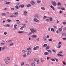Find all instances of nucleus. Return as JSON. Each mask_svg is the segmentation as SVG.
Here are the masks:
<instances>
[{
  "label": "nucleus",
  "instance_id": "nucleus-1",
  "mask_svg": "<svg viewBox=\"0 0 66 66\" xmlns=\"http://www.w3.org/2000/svg\"><path fill=\"white\" fill-rule=\"evenodd\" d=\"M30 30L31 31V32L32 33H34L36 32V30L33 28L30 29Z\"/></svg>",
  "mask_w": 66,
  "mask_h": 66
},
{
  "label": "nucleus",
  "instance_id": "nucleus-2",
  "mask_svg": "<svg viewBox=\"0 0 66 66\" xmlns=\"http://www.w3.org/2000/svg\"><path fill=\"white\" fill-rule=\"evenodd\" d=\"M34 61H37V64H39V61L38 59H37L36 58H35L34 59Z\"/></svg>",
  "mask_w": 66,
  "mask_h": 66
},
{
  "label": "nucleus",
  "instance_id": "nucleus-3",
  "mask_svg": "<svg viewBox=\"0 0 66 66\" xmlns=\"http://www.w3.org/2000/svg\"><path fill=\"white\" fill-rule=\"evenodd\" d=\"M33 20L35 22H39V20H38L36 18H35Z\"/></svg>",
  "mask_w": 66,
  "mask_h": 66
},
{
  "label": "nucleus",
  "instance_id": "nucleus-4",
  "mask_svg": "<svg viewBox=\"0 0 66 66\" xmlns=\"http://www.w3.org/2000/svg\"><path fill=\"white\" fill-rule=\"evenodd\" d=\"M52 4L54 6H56V5H57V4H56V3L54 1L52 3Z\"/></svg>",
  "mask_w": 66,
  "mask_h": 66
},
{
  "label": "nucleus",
  "instance_id": "nucleus-5",
  "mask_svg": "<svg viewBox=\"0 0 66 66\" xmlns=\"http://www.w3.org/2000/svg\"><path fill=\"white\" fill-rule=\"evenodd\" d=\"M34 17L35 18H38V14H36L34 15Z\"/></svg>",
  "mask_w": 66,
  "mask_h": 66
},
{
  "label": "nucleus",
  "instance_id": "nucleus-6",
  "mask_svg": "<svg viewBox=\"0 0 66 66\" xmlns=\"http://www.w3.org/2000/svg\"><path fill=\"white\" fill-rule=\"evenodd\" d=\"M5 27H8V28H10L11 26L9 24H7L4 26Z\"/></svg>",
  "mask_w": 66,
  "mask_h": 66
},
{
  "label": "nucleus",
  "instance_id": "nucleus-7",
  "mask_svg": "<svg viewBox=\"0 0 66 66\" xmlns=\"http://www.w3.org/2000/svg\"><path fill=\"white\" fill-rule=\"evenodd\" d=\"M5 63H6V64H9V62L7 61V59H6L5 60Z\"/></svg>",
  "mask_w": 66,
  "mask_h": 66
},
{
  "label": "nucleus",
  "instance_id": "nucleus-8",
  "mask_svg": "<svg viewBox=\"0 0 66 66\" xmlns=\"http://www.w3.org/2000/svg\"><path fill=\"white\" fill-rule=\"evenodd\" d=\"M31 53V51H29L27 52V55H29Z\"/></svg>",
  "mask_w": 66,
  "mask_h": 66
},
{
  "label": "nucleus",
  "instance_id": "nucleus-9",
  "mask_svg": "<svg viewBox=\"0 0 66 66\" xmlns=\"http://www.w3.org/2000/svg\"><path fill=\"white\" fill-rule=\"evenodd\" d=\"M30 3L32 5H34V4H35V2L33 1H31L30 2Z\"/></svg>",
  "mask_w": 66,
  "mask_h": 66
},
{
  "label": "nucleus",
  "instance_id": "nucleus-10",
  "mask_svg": "<svg viewBox=\"0 0 66 66\" xmlns=\"http://www.w3.org/2000/svg\"><path fill=\"white\" fill-rule=\"evenodd\" d=\"M50 21H52L53 20V19L51 17H50L49 18Z\"/></svg>",
  "mask_w": 66,
  "mask_h": 66
},
{
  "label": "nucleus",
  "instance_id": "nucleus-11",
  "mask_svg": "<svg viewBox=\"0 0 66 66\" xmlns=\"http://www.w3.org/2000/svg\"><path fill=\"white\" fill-rule=\"evenodd\" d=\"M49 53H48V52H45L44 53V55H49Z\"/></svg>",
  "mask_w": 66,
  "mask_h": 66
},
{
  "label": "nucleus",
  "instance_id": "nucleus-12",
  "mask_svg": "<svg viewBox=\"0 0 66 66\" xmlns=\"http://www.w3.org/2000/svg\"><path fill=\"white\" fill-rule=\"evenodd\" d=\"M50 48V46L48 45L47 46L46 48V50H48V49H49Z\"/></svg>",
  "mask_w": 66,
  "mask_h": 66
},
{
  "label": "nucleus",
  "instance_id": "nucleus-13",
  "mask_svg": "<svg viewBox=\"0 0 66 66\" xmlns=\"http://www.w3.org/2000/svg\"><path fill=\"white\" fill-rule=\"evenodd\" d=\"M50 7L52 9H53V10H55L54 7L53 6L51 5L50 6Z\"/></svg>",
  "mask_w": 66,
  "mask_h": 66
},
{
  "label": "nucleus",
  "instance_id": "nucleus-14",
  "mask_svg": "<svg viewBox=\"0 0 66 66\" xmlns=\"http://www.w3.org/2000/svg\"><path fill=\"white\" fill-rule=\"evenodd\" d=\"M36 35H33L31 36L33 38H36Z\"/></svg>",
  "mask_w": 66,
  "mask_h": 66
},
{
  "label": "nucleus",
  "instance_id": "nucleus-15",
  "mask_svg": "<svg viewBox=\"0 0 66 66\" xmlns=\"http://www.w3.org/2000/svg\"><path fill=\"white\" fill-rule=\"evenodd\" d=\"M21 66H23L24 65V62H22L21 63Z\"/></svg>",
  "mask_w": 66,
  "mask_h": 66
},
{
  "label": "nucleus",
  "instance_id": "nucleus-16",
  "mask_svg": "<svg viewBox=\"0 0 66 66\" xmlns=\"http://www.w3.org/2000/svg\"><path fill=\"white\" fill-rule=\"evenodd\" d=\"M37 2L38 3V4H39L40 3H41V1L39 0H38L37 1Z\"/></svg>",
  "mask_w": 66,
  "mask_h": 66
},
{
  "label": "nucleus",
  "instance_id": "nucleus-17",
  "mask_svg": "<svg viewBox=\"0 0 66 66\" xmlns=\"http://www.w3.org/2000/svg\"><path fill=\"white\" fill-rule=\"evenodd\" d=\"M13 45H14V43H11L9 45V46H13Z\"/></svg>",
  "mask_w": 66,
  "mask_h": 66
},
{
  "label": "nucleus",
  "instance_id": "nucleus-18",
  "mask_svg": "<svg viewBox=\"0 0 66 66\" xmlns=\"http://www.w3.org/2000/svg\"><path fill=\"white\" fill-rule=\"evenodd\" d=\"M31 50V48L30 47H28L27 48V50H28V51H30V50Z\"/></svg>",
  "mask_w": 66,
  "mask_h": 66
},
{
  "label": "nucleus",
  "instance_id": "nucleus-19",
  "mask_svg": "<svg viewBox=\"0 0 66 66\" xmlns=\"http://www.w3.org/2000/svg\"><path fill=\"white\" fill-rule=\"evenodd\" d=\"M17 26V25L15 24L14 25V28L15 29H17V28L16 27Z\"/></svg>",
  "mask_w": 66,
  "mask_h": 66
},
{
  "label": "nucleus",
  "instance_id": "nucleus-20",
  "mask_svg": "<svg viewBox=\"0 0 66 66\" xmlns=\"http://www.w3.org/2000/svg\"><path fill=\"white\" fill-rule=\"evenodd\" d=\"M18 13L17 12L13 13V15H18Z\"/></svg>",
  "mask_w": 66,
  "mask_h": 66
},
{
  "label": "nucleus",
  "instance_id": "nucleus-21",
  "mask_svg": "<svg viewBox=\"0 0 66 66\" xmlns=\"http://www.w3.org/2000/svg\"><path fill=\"white\" fill-rule=\"evenodd\" d=\"M22 56L23 57H26V56H27V55L26 54L23 55Z\"/></svg>",
  "mask_w": 66,
  "mask_h": 66
},
{
  "label": "nucleus",
  "instance_id": "nucleus-22",
  "mask_svg": "<svg viewBox=\"0 0 66 66\" xmlns=\"http://www.w3.org/2000/svg\"><path fill=\"white\" fill-rule=\"evenodd\" d=\"M20 7H21V8H23L24 7V5H20Z\"/></svg>",
  "mask_w": 66,
  "mask_h": 66
},
{
  "label": "nucleus",
  "instance_id": "nucleus-23",
  "mask_svg": "<svg viewBox=\"0 0 66 66\" xmlns=\"http://www.w3.org/2000/svg\"><path fill=\"white\" fill-rule=\"evenodd\" d=\"M57 5L58 6H60V5H61V4L60 3L58 2L57 4Z\"/></svg>",
  "mask_w": 66,
  "mask_h": 66
},
{
  "label": "nucleus",
  "instance_id": "nucleus-24",
  "mask_svg": "<svg viewBox=\"0 0 66 66\" xmlns=\"http://www.w3.org/2000/svg\"><path fill=\"white\" fill-rule=\"evenodd\" d=\"M31 5L30 4H28L27 6V7H31Z\"/></svg>",
  "mask_w": 66,
  "mask_h": 66
},
{
  "label": "nucleus",
  "instance_id": "nucleus-25",
  "mask_svg": "<svg viewBox=\"0 0 66 66\" xmlns=\"http://www.w3.org/2000/svg\"><path fill=\"white\" fill-rule=\"evenodd\" d=\"M22 52L24 53H26V51L25 50H23L22 51Z\"/></svg>",
  "mask_w": 66,
  "mask_h": 66
},
{
  "label": "nucleus",
  "instance_id": "nucleus-26",
  "mask_svg": "<svg viewBox=\"0 0 66 66\" xmlns=\"http://www.w3.org/2000/svg\"><path fill=\"white\" fill-rule=\"evenodd\" d=\"M18 33H19L20 34H21V33H23V32L22 31H18Z\"/></svg>",
  "mask_w": 66,
  "mask_h": 66
},
{
  "label": "nucleus",
  "instance_id": "nucleus-27",
  "mask_svg": "<svg viewBox=\"0 0 66 66\" xmlns=\"http://www.w3.org/2000/svg\"><path fill=\"white\" fill-rule=\"evenodd\" d=\"M41 9H42V10H45V8L44 7H41Z\"/></svg>",
  "mask_w": 66,
  "mask_h": 66
},
{
  "label": "nucleus",
  "instance_id": "nucleus-28",
  "mask_svg": "<svg viewBox=\"0 0 66 66\" xmlns=\"http://www.w3.org/2000/svg\"><path fill=\"white\" fill-rule=\"evenodd\" d=\"M2 16H6V14L5 13H3L2 14Z\"/></svg>",
  "mask_w": 66,
  "mask_h": 66
},
{
  "label": "nucleus",
  "instance_id": "nucleus-29",
  "mask_svg": "<svg viewBox=\"0 0 66 66\" xmlns=\"http://www.w3.org/2000/svg\"><path fill=\"white\" fill-rule=\"evenodd\" d=\"M51 30L52 32H54V29L53 28H51Z\"/></svg>",
  "mask_w": 66,
  "mask_h": 66
},
{
  "label": "nucleus",
  "instance_id": "nucleus-30",
  "mask_svg": "<svg viewBox=\"0 0 66 66\" xmlns=\"http://www.w3.org/2000/svg\"><path fill=\"white\" fill-rule=\"evenodd\" d=\"M47 51H48V52H50V53H52L51 52V50H47Z\"/></svg>",
  "mask_w": 66,
  "mask_h": 66
},
{
  "label": "nucleus",
  "instance_id": "nucleus-31",
  "mask_svg": "<svg viewBox=\"0 0 66 66\" xmlns=\"http://www.w3.org/2000/svg\"><path fill=\"white\" fill-rule=\"evenodd\" d=\"M62 34L63 35H64V36H65V37H66V32H65L64 33H63Z\"/></svg>",
  "mask_w": 66,
  "mask_h": 66
},
{
  "label": "nucleus",
  "instance_id": "nucleus-32",
  "mask_svg": "<svg viewBox=\"0 0 66 66\" xmlns=\"http://www.w3.org/2000/svg\"><path fill=\"white\" fill-rule=\"evenodd\" d=\"M47 45L46 44H44L43 45L44 47H47Z\"/></svg>",
  "mask_w": 66,
  "mask_h": 66
},
{
  "label": "nucleus",
  "instance_id": "nucleus-33",
  "mask_svg": "<svg viewBox=\"0 0 66 66\" xmlns=\"http://www.w3.org/2000/svg\"><path fill=\"white\" fill-rule=\"evenodd\" d=\"M61 47V45H58V46L57 47L58 48H60Z\"/></svg>",
  "mask_w": 66,
  "mask_h": 66
},
{
  "label": "nucleus",
  "instance_id": "nucleus-34",
  "mask_svg": "<svg viewBox=\"0 0 66 66\" xmlns=\"http://www.w3.org/2000/svg\"><path fill=\"white\" fill-rule=\"evenodd\" d=\"M11 3L10 2H7L6 3V4H9Z\"/></svg>",
  "mask_w": 66,
  "mask_h": 66
},
{
  "label": "nucleus",
  "instance_id": "nucleus-35",
  "mask_svg": "<svg viewBox=\"0 0 66 66\" xmlns=\"http://www.w3.org/2000/svg\"><path fill=\"white\" fill-rule=\"evenodd\" d=\"M31 65L32 66H35V65L34 63H31Z\"/></svg>",
  "mask_w": 66,
  "mask_h": 66
},
{
  "label": "nucleus",
  "instance_id": "nucleus-36",
  "mask_svg": "<svg viewBox=\"0 0 66 66\" xmlns=\"http://www.w3.org/2000/svg\"><path fill=\"white\" fill-rule=\"evenodd\" d=\"M59 30L60 31V32H62V28H59Z\"/></svg>",
  "mask_w": 66,
  "mask_h": 66
},
{
  "label": "nucleus",
  "instance_id": "nucleus-37",
  "mask_svg": "<svg viewBox=\"0 0 66 66\" xmlns=\"http://www.w3.org/2000/svg\"><path fill=\"white\" fill-rule=\"evenodd\" d=\"M15 7L16 9H19V7L17 5H16L15 6Z\"/></svg>",
  "mask_w": 66,
  "mask_h": 66
},
{
  "label": "nucleus",
  "instance_id": "nucleus-38",
  "mask_svg": "<svg viewBox=\"0 0 66 66\" xmlns=\"http://www.w3.org/2000/svg\"><path fill=\"white\" fill-rule=\"evenodd\" d=\"M20 23H21L20 21H19L17 22V24H20Z\"/></svg>",
  "mask_w": 66,
  "mask_h": 66
},
{
  "label": "nucleus",
  "instance_id": "nucleus-39",
  "mask_svg": "<svg viewBox=\"0 0 66 66\" xmlns=\"http://www.w3.org/2000/svg\"><path fill=\"white\" fill-rule=\"evenodd\" d=\"M50 29H51V27H49L48 28V31H50Z\"/></svg>",
  "mask_w": 66,
  "mask_h": 66
},
{
  "label": "nucleus",
  "instance_id": "nucleus-40",
  "mask_svg": "<svg viewBox=\"0 0 66 66\" xmlns=\"http://www.w3.org/2000/svg\"><path fill=\"white\" fill-rule=\"evenodd\" d=\"M51 60L52 61H53V62H55V59H54L52 58L51 59Z\"/></svg>",
  "mask_w": 66,
  "mask_h": 66
},
{
  "label": "nucleus",
  "instance_id": "nucleus-41",
  "mask_svg": "<svg viewBox=\"0 0 66 66\" xmlns=\"http://www.w3.org/2000/svg\"><path fill=\"white\" fill-rule=\"evenodd\" d=\"M48 40L50 42H51L52 40V39H48Z\"/></svg>",
  "mask_w": 66,
  "mask_h": 66
},
{
  "label": "nucleus",
  "instance_id": "nucleus-42",
  "mask_svg": "<svg viewBox=\"0 0 66 66\" xmlns=\"http://www.w3.org/2000/svg\"><path fill=\"white\" fill-rule=\"evenodd\" d=\"M23 28H24V27L23 26H22L20 28V29H21V30H23Z\"/></svg>",
  "mask_w": 66,
  "mask_h": 66
},
{
  "label": "nucleus",
  "instance_id": "nucleus-43",
  "mask_svg": "<svg viewBox=\"0 0 66 66\" xmlns=\"http://www.w3.org/2000/svg\"><path fill=\"white\" fill-rule=\"evenodd\" d=\"M7 21L8 22H11L12 20H11L8 19L7 20Z\"/></svg>",
  "mask_w": 66,
  "mask_h": 66
},
{
  "label": "nucleus",
  "instance_id": "nucleus-44",
  "mask_svg": "<svg viewBox=\"0 0 66 66\" xmlns=\"http://www.w3.org/2000/svg\"><path fill=\"white\" fill-rule=\"evenodd\" d=\"M59 13H60V14H62V13H63V12L62 11L60 10L59 12Z\"/></svg>",
  "mask_w": 66,
  "mask_h": 66
},
{
  "label": "nucleus",
  "instance_id": "nucleus-45",
  "mask_svg": "<svg viewBox=\"0 0 66 66\" xmlns=\"http://www.w3.org/2000/svg\"><path fill=\"white\" fill-rule=\"evenodd\" d=\"M14 15H10V17L11 18H13L14 17Z\"/></svg>",
  "mask_w": 66,
  "mask_h": 66
},
{
  "label": "nucleus",
  "instance_id": "nucleus-46",
  "mask_svg": "<svg viewBox=\"0 0 66 66\" xmlns=\"http://www.w3.org/2000/svg\"><path fill=\"white\" fill-rule=\"evenodd\" d=\"M52 51H53V52H55V53H56V51H55V50H52Z\"/></svg>",
  "mask_w": 66,
  "mask_h": 66
},
{
  "label": "nucleus",
  "instance_id": "nucleus-47",
  "mask_svg": "<svg viewBox=\"0 0 66 66\" xmlns=\"http://www.w3.org/2000/svg\"><path fill=\"white\" fill-rule=\"evenodd\" d=\"M63 24H64V25H65V24H66V22H63Z\"/></svg>",
  "mask_w": 66,
  "mask_h": 66
},
{
  "label": "nucleus",
  "instance_id": "nucleus-48",
  "mask_svg": "<svg viewBox=\"0 0 66 66\" xmlns=\"http://www.w3.org/2000/svg\"><path fill=\"white\" fill-rule=\"evenodd\" d=\"M41 61L42 62H44V59H40Z\"/></svg>",
  "mask_w": 66,
  "mask_h": 66
},
{
  "label": "nucleus",
  "instance_id": "nucleus-49",
  "mask_svg": "<svg viewBox=\"0 0 66 66\" xmlns=\"http://www.w3.org/2000/svg\"><path fill=\"white\" fill-rule=\"evenodd\" d=\"M61 10H65V9H64V8L62 7L61 8Z\"/></svg>",
  "mask_w": 66,
  "mask_h": 66
},
{
  "label": "nucleus",
  "instance_id": "nucleus-50",
  "mask_svg": "<svg viewBox=\"0 0 66 66\" xmlns=\"http://www.w3.org/2000/svg\"><path fill=\"white\" fill-rule=\"evenodd\" d=\"M61 44H62V43H61V42H60L59 43L58 45H61Z\"/></svg>",
  "mask_w": 66,
  "mask_h": 66
},
{
  "label": "nucleus",
  "instance_id": "nucleus-51",
  "mask_svg": "<svg viewBox=\"0 0 66 66\" xmlns=\"http://www.w3.org/2000/svg\"><path fill=\"white\" fill-rule=\"evenodd\" d=\"M49 38V36L48 35H47L46 36V38Z\"/></svg>",
  "mask_w": 66,
  "mask_h": 66
},
{
  "label": "nucleus",
  "instance_id": "nucleus-52",
  "mask_svg": "<svg viewBox=\"0 0 66 66\" xmlns=\"http://www.w3.org/2000/svg\"><path fill=\"white\" fill-rule=\"evenodd\" d=\"M46 21H47V22H49V19H46Z\"/></svg>",
  "mask_w": 66,
  "mask_h": 66
},
{
  "label": "nucleus",
  "instance_id": "nucleus-53",
  "mask_svg": "<svg viewBox=\"0 0 66 66\" xmlns=\"http://www.w3.org/2000/svg\"><path fill=\"white\" fill-rule=\"evenodd\" d=\"M1 44L2 45H4V43H3L2 42H1Z\"/></svg>",
  "mask_w": 66,
  "mask_h": 66
},
{
  "label": "nucleus",
  "instance_id": "nucleus-54",
  "mask_svg": "<svg viewBox=\"0 0 66 66\" xmlns=\"http://www.w3.org/2000/svg\"><path fill=\"white\" fill-rule=\"evenodd\" d=\"M4 35H6L7 34V32H4Z\"/></svg>",
  "mask_w": 66,
  "mask_h": 66
},
{
  "label": "nucleus",
  "instance_id": "nucleus-55",
  "mask_svg": "<svg viewBox=\"0 0 66 66\" xmlns=\"http://www.w3.org/2000/svg\"><path fill=\"white\" fill-rule=\"evenodd\" d=\"M36 49H39V46H37L36 47Z\"/></svg>",
  "mask_w": 66,
  "mask_h": 66
},
{
  "label": "nucleus",
  "instance_id": "nucleus-56",
  "mask_svg": "<svg viewBox=\"0 0 66 66\" xmlns=\"http://www.w3.org/2000/svg\"><path fill=\"white\" fill-rule=\"evenodd\" d=\"M7 60H8L9 61H10V57H8L7 58Z\"/></svg>",
  "mask_w": 66,
  "mask_h": 66
},
{
  "label": "nucleus",
  "instance_id": "nucleus-57",
  "mask_svg": "<svg viewBox=\"0 0 66 66\" xmlns=\"http://www.w3.org/2000/svg\"><path fill=\"white\" fill-rule=\"evenodd\" d=\"M5 48V47H2V50H3Z\"/></svg>",
  "mask_w": 66,
  "mask_h": 66
},
{
  "label": "nucleus",
  "instance_id": "nucleus-58",
  "mask_svg": "<svg viewBox=\"0 0 66 66\" xmlns=\"http://www.w3.org/2000/svg\"><path fill=\"white\" fill-rule=\"evenodd\" d=\"M47 18V16H44L43 18V19H45V18Z\"/></svg>",
  "mask_w": 66,
  "mask_h": 66
},
{
  "label": "nucleus",
  "instance_id": "nucleus-59",
  "mask_svg": "<svg viewBox=\"0 0 66 66\" xmlns=\"http://www.w3.org/2000/svg\"><path fill=\"white\" fill-rule=\"evenodd\" d=\"M11 11H13V10H14V8H12L11 9Z\"/></svg>",
  "mask_w": 66,
  "mask_h": 66
},
{
  "label": "nucleus",
  "instance_id": "nucleus-60",
  "mask_svg": "<svg viewBox=\"0 0 66 66\" xmlns=\"http://www.w3.org/2000/svg\"><path fill=\"white\" fill-rule=\"evenodd\" d=\"M57 33L59 34V30H57L56 31Z\"/></svg>",
  "mask_w": 66,
  "mask_h": 66
},
{
  "label": "nucleus",
  "instance_id": "nucleus-61",
  "mask_svg": "<svg viewBox=\"0 0 66 66\" xmlns=\"http://www.w3.org/2000/svg\"><path fill=\"white\" fill-rule=\"evenodd\" d=\"M24 13H25L26 14H27L28 13V12H27L26 11H24Z\"/></svg>",
  "mask_w": 66,
  "mask_h": 66
},
{
  "label": "nucleus",
  "instance_id": "nucleus-62",
  "mask_svg": "<svg viewBox=\"0 0 66 66\" xmlns=\"http://www.w3.org/2000/svg\"><path fill=\"white\" fill-rule=\"evenodd\" d=\"M62 39L63 40H66V38H62Z\"/></svg>",
  "mask_w": 66,
  "mask_h": 66
},
{
  "label": "nucleus",
  "instance_id": "nucleus-63",
  "mask_svg": "<svg viewBox=\"0 0 66 66\" xmlns=\"http://www.w3.org/2000/svg\"><path fill=\"white\" fill-rule=\"evenodd\" d=\"M60 55H61V54L60 53H58V54H57V55L58 56H60Z\"/></svg>",
  "mask_w": 66,
  "mask_h": 66
},
{
  "label": "nucleus",
  "instance_id": "nucleus-64",
  "mask_svg": "<svg viewBox=\"0 0 66 66\" xmlns=\"http://www.w3.org/2000/svg\"><path fill=\"white\" fill-rule=\"evenodd\" d=\"M49 59H50V57H47V60H49Z\"/></svg>",
  "mask_w": 66,
  "mask_h": 66
}]
</instances>
